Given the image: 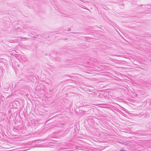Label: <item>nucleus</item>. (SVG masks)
Masks as SVG:
<instances>
[{
  "instance_id": "nucleus-1",
  "label": "nucleus",
  "mask_w": 151,
  "mask_h": 151,
  "mask_svg": "<svg viewBox=\"0 0 151 151\" xmlns=\"http://www.w3.org/2000/svg\"><path fill=\"white\" fill-rule=\"evenodd\" d=\"M120 151H126L123 149H121Z\"/></svg>"
}]
</instances>
